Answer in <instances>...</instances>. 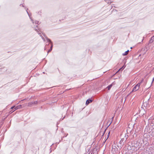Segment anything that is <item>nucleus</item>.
<instances>
[{
	"label": "nucleus",
	"instance_id": "nucleus-10",
	"mask_svg": "<svg viewBox=\"0 0 154 154\" xmlns=\"http://www.w3.org/2000/svg\"><path fill=\"white\" fill-rule=\"evenodd\" d=\"M153 36H154V35Z\"/></svg>",
	"mask_w": 154,
	"mask_h": 154
},
{
	"label": "nucleus",
	"instance_id": "nucleus-7",
	"mask_svg": "<svg viewBox=\"0 0 154 154\" xmlns=\"http://www.w3.org/2000/svg\"><path fill=\"white\" fill-rule=\"evenodd\" d=\"M38 103L37 101H34L32 103V104H36Z\"/></svg>",
	"mask_w": 154,
	"mask_h": 154
},
{
	"label": "nucleus",
	"instance_id": "nucleus-3",
	"mask_svg": "<svg viewBox=\"0 0 154 154\" xmlns=\"http://www.w3.org/2000/svg\"><path fill=\"white\" fill-rule=\"evenodd\" d=\"M115 84V83H114V82H113L112 84L108 86L107 88H108V90H109L110 89V88L112 87V85H114Z\"/></svg>",
	"mask_w": 154,
	"mask_h": 154
},
{
	"label": "nucleus",
	"instance_id": "nucleus-6",
	"mask_svg": "<svg viewBox=\"0 0 154 154\" xmlns=\"http://www.w3.org/2000/svg\"><path fill=\"white\" fill-rule=\"evenodd\" d=\"M128 52H129V51L128 50L127 51H126L125 52V53L123 54V56H125V55H127L128 54Z\"/></svg>",
	"mask_w": 154,
	"mask_h": 154
},
{
	"label": "nucleus",
	"instance_id": "nucleus-9",
	"mask_svg": "<svg viewBox=\"0 0 154 154\" xmlns=\"http://www.w3.org/2000/svg\"><path fill=\"white\" fill-rule=\"evenodd\" d=\"M52 47V46H51V49L49 50L48 52H50V51H51V50Z\"/></svg>",
	"mask_w": 154,
	"mask_h": 154
},
{
	"label": "nucleus",
	"instance_id": "nucleus-5",
	"mask_svg": "<svg viewBox=\"0 0 154 154\" xmlns=\"http://www.w3.org/2000/svg\"><path fill=\"white\" fill-rule=\"evenodd\" d=\"M125 66L124 65L123 66H122L121 68H120L119 70L118 71H119L120 70H122L125 67Z\"/></svg>",
	"mask_w": 154,
	"mask_h": 154
},
{
	"label": "nucleus",
	"instance_id": "nucleus-8",
	"mask_svg": "<svg viewBox=\"0 0 154 154\" xmlns=\"http://www.w3.org/2000/svg\"><path fill=\"white\" fill-rule=\"evenodd\" d=\"M14 108L15 110L17 109H18V108H17V107H15V106H12L11 107V109H14Z\"/></svg>",
	"mask_w": 154,
	"mask_h": 154
},
{
	"label": "nucleus",
	"instance_id": "nucleus-1",
	"mask_svg": "<svg viewBox=\"0 0 154 154\" xmlns=\"http://www.w3.org/2000/svg\"><path fill=\"white\" fill-rule=\"evenodd\" d=\"M143 81V80H142L140 82V83H138L137 85H136L134 87L133 90H132V92L136 91L139 90V89L140 88V84Z\"/></svg>",
	"mask_w": 154,
	"mask_h": 154
},
{
	"label": "nucleus",
	"instance_id": "nucleus-2",
	"mask_svg": "<svg viewBox=\"0 0 154 154\" xmlns=\"http://www.w3.org/2000/svg\"><path fill=\"white\" fill-rule=\"evenodd\" d=\"M154 41V36L152 37L149 41V43H151Z\"/></svg>",
	"mask_w": 154,
	"mask_h": 154
},
{
	"label": "nucleus",
	"instance_id": "nucleus-4",
	"mask_svg": "<svg viewBox=\"0 0 154 154\" xmlns=\"http://www.w3.org/2000/svg\"><path fill=\"white\" fill-rule=\"evenodd\" d=\"M92 101L91 100L88 99L87 100L86 102V105H87L89 103L92 102Z\"/></svg>",
	"mask_w": 154,
	"mask_h": 154
}]
</instances>
